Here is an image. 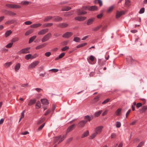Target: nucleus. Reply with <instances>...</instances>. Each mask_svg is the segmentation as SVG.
<instances>
[{
    "label": "nucleus",
    "mask_w": 147,
    "mask_h": 147,
    "mask_svg": "<svg viewBox=\"0 0 147 147\" xmlns=\"http://www.w3.org/2000/svg\"><path fill=\"white\" fill-rule=\"evenodd\" d=\"M33 30L32 29H30V30L27 31L25 34V36H28L32 33Z\"/></svg>",
    "instance_id": "obj_37"
},
{
    "label": "nucleus",
    "mask_w": 147,
    "mask_h": 147,
    "mask_svg": "<svg viewBox=\"0 0 147 147\" xmlns=\"http://www.w3.org/2000/svg\"><path fill=\"white\" fill-rule=\"evenodd\" d=\"M130 60H131V62L132 63H138V61H136V60H135V59H132V57H130Z\"/></svg>",
    "instance_id": "obj_52"
},
{
    "label": "nucleus",
    "mask_w": 147,
    "mask_h": 147,
    "mask_svg": "<svg viewBox=\"0 0 147 147\" xmlns=\"http://www.w3.org/2000/svg\"><path fill=\"white\" fill-rule=\"evenodd\" d=\"M68 24L62 23L57 24V27L63 28L67 27L68 26Z\"/></svg>",
    "instance_id": "obj_9"
},
{
    "label": "nucleus",
    "mask_w": 147,
    "mask_h": 147,
    "mask_svg": "<svg viewBox=\"0 0 147 147\" xmlns=\"http://www.w3.org/2000/svg\"><path fill=\"white\" fill-rule=\"evenodd\" d=\"M45 117H43L41 119H40L38 121L37 123V124L39 125L41 124L45 121Z\"/></svg>",
    "instance_id": "obj_36"
},
{
    "label": "nucleus",
    "mask_w": 147,
    "mask_h": 147,
    "mask_svg": "<svg viewBox=\"0 0 147 147\" xmlns=\"http://www.w3.org/2000/svg\"><path fill=\"white\" fill-rule=\"evenodd\" d=\"M73 34V33L71 32H67L64 34L62 37L63 38H68L72 36Z\"/></svg>",
    "instance_id": "obj_8"
},
{
    "label": "nucleus",
    "mask_w": 147,
    "mask_h": 147,
    "mask_svg": "<svg viewBox=\"0 0 147 147\" xmlns=\"http://www.w3.org/2000/svg\"><path fill=\"white\" fill-rule=\"evenodd\" d=\"M39 63L38 61H36L32 63L29 66V68H33L37 65Z\"/></svg>",
    "instance_id": "obj_4"
},
{
    "label": "nucleus",
    "mask_w": 147,
    "mask_h": 147,
    "mask_svg": "<svg viewBox=\"0 0 147 147\" xmlns=\"http://www.w3.org/2000/svg\"><path fill=\"white\" fill-rule=\"evenodd\" d=\"M94 20V18H92L90 19H89L88 20L87 22V24L88 25H90L92 24Z\"/></svg>",
    "instance_id": "obj_19"
},
{
    "label": "nucleus",
    "mask_w": 147,
    "mask_h": 147,
    "mask_svg": "<svg viewBox=\"0 0 147 147\" xmlns=\"http://www.w3.org/2000/svg\"><path fill=\"white\" fill-rule=\"evenodd\" d=\"M144 143V142H142L140 143L136 147H141L142 145Z\"/></svg>",
    "instance_id": "obj_64"
},
{
    "label": "nucleus",
    "mask_w": 147,
    "mask_h": 147,
    "mask_svg": "<svg viewBox=\"0 0 147 147\" xmlns=\"http://www.w3.org/2000/svg\"><path fill=\"white\" fill-rule=\"evenodd\" d=\"M30 49V48L29 47L26 48L24 49H23L18 52V54H24L27 53H30L29 50Z\"/></svg>",
    "instance_id": "obj_3"
},
{
    "label": "nucleus",
    "mask_w": 147,
    "mask_h": 147,
    "mask_svg": "<svg viewBox=\"0 0 147 147\" xmlns=\"http://www.w3.org/2000/svg\"><path fill=\"white\" fill-rule=\"evenodd\" d=\"M103 128L102 126L98 127L95 129L94 131L98 134H99L101 132Z\"/></svg>",
    "instance_id": "obj_7"
},
{
    "label": "nucleus",
    "mask_w": 147,
    "mask_h": 147,
    "mask_svg": "<svg viewBox=\"0 0 147 147\" xmlns=\"http://www.w3.org/2000/svg\"><path fill=\"white\" fill-rule=\"evenodd\" d=\"M84 119L87 120V121H89L92 119L89 116L86 115L84 117Z\"/></svg>",
    "instance_id": "obj_44"
},
{
    "label": "nucleus",
    "mask_w": 147,
    "mask_h": 147,
    "mask_svg": "<svg viewBox=\"0 0 147 147\" xmlns=\"http://www.w3.org/2000/svg\"><path fill=\"white\" fill-rule=\"evenodd\" d=\"M53 18V17L52 16H47L46 17L44 20V22H47L51 20Z\"/></svg>",
    "instance_id": "obj_29"
},
{
    "label": "nucleus",
    "mask_w": 147,
    "mask_h": 147,
    "mask_svg": "<svg viewBox=\"0 0 147 147\" xmlns=\"http://www.w3.org/2000/svg\"><path fill=\"white\" fill-rule=\"evenodd\" d=\"M21 67V65L20 63H17L15 67V70L16 72H17L20 69Z\"/></svg>",
    "instance_id": "obj_22"
},
{
    "label": "nucleus",
    "mask_w": 147,
    "mask_h": 147,
    "mask_svg": "<svg viewBox=\"0 0 147 147\" xmlns=\"http://www.w3.org/2000/svg\"><path fill=\"white\" fill-rule=\"evenodd\" d=\"M32 23V22H31L30 21H26L24 22L25 24L26 25H30Z\"/></svg>",
    "instance_id": "obj_59"
},
{
    "label": "nucleus",
    "mask_w": 147,
    "mask_h": 147,
    "mask_svg": "<svg viewBox=\"0 0 147 147\" xmlns=\"http://www.w3.org/2000/svg\"><path fill=\"white\" fill-rule=\"evenodd\" d=\"M45 123H43L37 129V131H38L41 130L44 126Z\"/></svg>",
    "instance_id": "obj_46"
},
{
    "label": "nucleus",
    "mask_w": 147,
    "mask_h": 147,
    "mask_svg": "<svg viewBox=\"0 0 147 147\" xmlns=\"http://www.w3.org/2000/svg\"><path fill=\"white\" fill-rule=\"evenodd\" d=\"M69 41L68 40H66L63 42L62 43V45H67Z\"/></svg>",
    "instance_id": "obj_58"
},
{
    "label": "nucleus",
    "mask_w": 147,
    "mask_h": 147,
    "mask_svg": "<svg viewBox=\"0 0 147 147\" xmlns=\"http://www.w3.org/2000/svg\"><path fill=\"white\" fill-rule=\"evenodd\" d=\"M69 49V48L68 47L66 46L65 47L62 48L61 50L62 51H65Z\"/></svg>",
    "instance_id": "obj_53"
},
{
    "label": "nucleus",
    "mask_w": 147,
    "mask_h": 147,
    "mask_svg": "<svg viewBox=\"0 0 147 147\" xmlns=\"http://www.w3.org/2000/svg\"><path fill=\"white\" fill-rule=\"evenodd\" d=\"M51 54V52H48L46 53H45V55L47 57H49Z\"/></svg>",
    "instance_id": "obj_60"
},
{
    "label": "nucleus",
    "mask_w": 147,
    "mask_h": 147,
    "mask_svg": "<svg viewBox=\"0 0 147 147\" xmlns=\"http://www.w3.org/2000/svg\"><path fill=\"white\" fill-rule=\"evenodd\" d=\"M142 105V103L139 102L137 103L136 105V107L137 108H138Z\"/></svg>",
    "instance_id": "obj_57"
},
{
    "label": "nucleus",
    "mask_w": 147,
    "mask_h": 147,
    "mask_svg": "<svg viewBox=\"0 0 147 147\" xmlns=\"http://www.w3.org/2000/svg\"><path fill=\"white\" fill-rule=\"evenodd\" d=\"M42 24L40 23L34 24L31 25L30 26L31 28H36L41 26Z\"/></svg>",
    "instance_id": "obj_18"
},
{
    "label": "nucleus",
    "mask_w": 147,
    "mask_h": 147,
    "mask_svg": "<svg viewBox=\"0 0 147 147\" xmlns=\"http://www.w3.org/2000/svg\"><path fill=\"white\" fill-rule=\"evenodd\" d=\"M89 134L88 131L87 130L85 132H84V133L81 136L82 138H84V137H87L88 136Z\"/></svg>",
    "instance_id": "obj_32"
},
{
    "label": "nucleus",
    "mask_w": 147,
    "mask_h": 147,
    "mask_svg": "<svg viewBox=\"0 0 147 147\" xmlns=\"http://www.w3.org/2000/svg\"><path fill=\"white\" fill-rule=\"evenodd\" d=\"M12 64V62H7L5 63L4 65L6 67H7L10 65Z\"/></svg>",
    "instance_id": "obj_48"
},
{
    "label": "nucleus",
    "mask_w": 147,
    "mask_h": 147,
    "mask_svg": "<svg viewBox=\"0 0 147 147\" xmlns=\"http://www.w3.org/2000/svg\"><path fill=\"white\" fill-rule=\"evenodd\" d=\"M114 8V6H112L110 7H109L107 11V13H111L112 11L113 10Z\"/></svg>",
    "instance_id": "obj_40"
},
{
    "label": "nucleus",
    "mask_w": 147,
    "mask_h": 147,
    "mask_svg": "<svg viewBox=\"0 0 147 147\" xmlns=\"http://www.w3.org/2000/svg\"><path fill=\"white\" fill-rule=\"evenodd\" d=\"M102 111L100 110L96 112L94 114V116L96 117H98L101 114Z\"/></svg>",
    "instance_id": "obj_38"
},
{
    "label": "nucleus",
    "mask_w": 147,
    "mask_h": 147,
    "mask_svg": "<svg viewBox=\"0 0 147 147\" xmlns=\"http://www.w3.org/2000/svg\"><path fill=\"white\" fill-rule=\"evenodd\" d=\"M98 63L99 65H104L105 64V61L102 60L101 59H99Z\"/></svg>",
    "instance_id": "obj_24"
},
{
    "label": "nucleus",
    "mask_w": 147,
    "mask_h": 147,
    "mask_svg": "<svg viewBox=\"0 0 147 147\" xmlns=\"http://www.w3.org/2000/svg\"><path fill=\"white\" fill-rule=\"evenodd\" d=\"M19 39L18 37H15L13 38L11 40V42L12 43L14 42H16L18 41L19 40Z\"/></svg>",
    "instance_id": "obj_45"
},
{
    "label": "nucleus",
    "mask_w": 147,
    "mask_h": 147,
    "mask_svg": "<svg viewBox=\"0 0 147 147\" xmlns=\"http://www.w3.org/2000/svg\"><path fill=\"white\" fill-rule=\"evenodd\" d=\"M81 39L80 38L78 37H75L73 40L76 42H79L80 41Z\"/></svg>",
    "instance_id": "obj_42"
},
{
    "label": "nucleus",
    "mask_w": 147,
    "mask_h": 147,
    "mask_svg": "<svg viewBox=\"0 0 147 147\" xmlns=\"http://www.w3.org/2000/svg\"><path fill=\"white\" fill-rule=\"evenodd\" d=\"M29 3V1H23L21 3V4L23 5H27Z\"/></svg>",
    "instance_id": "obj_56"
},
{
    "label": "nucleus",
    "mask_w": 147,
    "mask_h": 147,
    "mask_svg": "<svg viewBox=\"0 0 147 147\" xmlns=\"http://www.w3.org/2000/svg\"><path fill=\"white\" fill-rule=\"evenodd\" d=\"M147 109V106H143L142 108L139 109L140 112L141 113H144Z\"/></svg>",
    "instance_id": "obj_14"
},
{
    "label": "nucleus",
    "mask_w": 147,
    "mask_h": 147,
    "mask_svg": "<svg viewBox=\"0 0 147 147\" xmlns=\"http://www.w3.org/2000/svg\"><path fill=\"white\" fill-rule=\"evenodd\" d=\"M137 121L136 120H135L133 121L130 124L131 125H134L135 124L137 123Z\"/></svg>",
    "instance_id": "obj_63"
},
{
    "label": "nucleus",
    "mask_w": 147,
    "mask_h": 147,
    "mask_svg": "<svg viewBox=\"0 0 147 147\" xmlns=\"http://www.w3.org/2000/svg\"><path fill=\"white\" fill-rule=\"evenodd\" d=\"M13 45V43L11 42L10 43H9L5 47L7 48H10L12 47Z\"/></svg>",
    "instance_id": "obj_49"
},
{
    "label": "nucleus",
    "mask_w": 147,
    "mask_h": 147,
    "mask_svg": "<svg viewBox=\"0 0 147 147\" xmlns=\"http://www.w3.org/2000/svg\"><path fill=\"white\" fill-rule=\"evenodd\" d=\"M36 37V36H34L30 38L29 40V43H30L32 42Z\"/></svg>",
    "instance_id": "obj_35"
},
{
    "label": "nucleus",
    "mask_w": 147,
    "mask_h": 147,
    "mask_svg": "<svg viewBox=\"0 0 147 147\" xmlns=\"http://www.w3.org/2000/svg\"><path fill=\"white\" fill-rule=\"evenodd\" d=\"M6 6L11 9H19L21 8L20 6L14 4H7L6 5Z\"/></svg>",
    "instance_id": "obj_1"
},
{
    "label": "nucleus",
    "mask_w": 147,
    "mask_h": 147,
    "mask_svg": "<svg viewBox=\"0 0 147 147\" xmlns=\"http://www.w3.org/2000/svg\"><path fill=\"white\" fill-rule=\"evenodd\" d=\"M110 100V99L107 98L102 103V104L103 105H104L106 104V103L108 102Z\"/></svg>",
    "instance_id": "obj_55"
},
{
    "label": "nucleus",
    "mask_w": 147,
    "mask_h": 147,
    "mask_svg": "<svg viewBox=\"0 0 147 147\" xmlns=\"http://www.w3.org/2000/svg\"><path fill=\"white\" fill-rule=\"evenodd\" d=\"M75 125V124H74L69 127L67 129L66 132L67 133L70 132L73 130L74 128Z\"/></svg>",
    "instance_id": "obj_15"
},
{
    "label": "nucleus",
    "mask_w": 147,
    "mask_h": 147,
    "mask_svg": "<svg viewBox=\"0 0 147 147\" xmlns=\"http://www.w3.org/2000/svg\"><path fill=\"white\" fill-rule=\"evenodd\" d=\"M86 7L90 11H95L98 10V7L96 5L89 6Z\"/></svg>",
    "instance_id": "obj_10"
},
{
    "label": "nucleus",
    "mask_w": 147,
    "mask_h": 147,
    "mask_svg": "<svg viewBox=\"0 0 147 147\" xmlns=\"http://www.w3.org/2000/svg\"><path fill=\"white\" fill-rule=\"evenodd\" d=\"M15 23V21L13 20H9L5 23V24H10Z\"/></svg>",
    "instance_id": "obj_39"
},
{
    "label": "nucleus",
    "mask_w": 147,
    "mask_h": 147,
    "mask_svg": "<svg viewBox=\"0 0 147 147\" xmlns=\"http://www.w3.org/2000/svg\"><path fill=\"white\" fill-rule=\"evenodd\" d=\"M36 102V100L35 99H33L31 100L29 102L28 105L29 106H31L33 104H34Z\"/></svg>",
    "instance_id": "obj_27"
},
{
    "label": "nucleus",
    "mask_w": 147,
    "mask_h": 147,
    "mask_svg": "<svg viewBox=\"0 0 147 147\" xmlns=\"http://www.w3.org/2000/svg\"><path fill=\"white\" fill-rule=\"evenodd\" d=\"M87 122V120H82L80 121L78 124V127H84Z\"/></svg>",
    "instance_id": "obj_5"
},
{
    "label": "nucleus",
    "mask_w": 147,
    "mask_h": 147,
    "mask_svg": "<svg viewBox=\"0 0 147 147\" xmlns=\"http://www.w3.org/2000/svg\"><path fill=\"white\" fill-rule=\"evenodd\" d=\"M124 11H117L116 13V18H119L122 15L124 14Z\"/></svg>",
    "instance_id": "obj_16"
},
{
    "label": "nucleus",
    "mask_w": 147,
    "mask_h": 147,
    "mask_svg": "<svg viewBox=\"0 0 147 147\" xmlns=\"http://www.w3.org/2000/svg\"><path fill=\"white\" fill-rule=\"evenodd\" d=\"M53 21L55 22H59L62 20V18L58 16H55L53 17Z\"/></svg>",
    "instance_id": "obj_13"
},
{
    "label": "nucleus",
    "mask_w": 147,
    "mask_h": 147,
    "mask_svg": "<svg viewBox=\"0 0 147 147\" xmlns=\"http://www.w3.org/2000/svg\"><path fill=\"white\" fill-rule=\"evenodd\" d=\"M145 11V9L143 7L140 9L139 11V13L140 14H142Z\"/></svg>",
    "instance_id": "obj_54"
},
{
    "label": "nucleus",
    "mask_w": 147,
    "mask_h": 147,
    "mask_svg": "<svg viewBox=\"0 0 147 147\" xmlns=\"http://www.w3.org/2000/svg\"><path fill=\"white\" fill-rule=\"evenodd\" d=\"M12 33V31L11 30H7L5 34V36L6 37H8Z\"/></svg>",
    "instance_id": "obj_34"
},
{
    "label": "nucleus",
    "mask_w": 147,
    "mask_h": 147,
    "mask_svg": "<svg viewBox=\"0 0 147 147\" xmlns=\"http://www.w3.org/2000/svg\"><path fill=\"white\" fill-rule=\"evenodd\" d=\"M49 31V29L46 28L41 30L38 32L39 35H43L47 32Z\"/></svg>",
    "instance_id": "obj_11"
},
{
    "label": "nucleus",
    "mask_w": 147,
    "mask_h": 147,
    "mask_svg": "<svg viewBox=\"0 0 147 147\" xmlns=\"http://www.w3.org/2000/svg\"><path fill=\"white\" fill-rule=\"evenodd\" d=\"M89 59L92 61H94V57L93 56L91 55L90 56Z\"/></svg>",
    "instance_id": "obj_61"
},
{
    "label": "nucleus",
    "mask_w": 147,
    "mask_h": 147,
    "mask_svg": "<svg viewBox=\"0 0 147 147\" xmlns=\"http://www.w3.org/2000/svg\"><path fill=\"white\" fill-rule=\"evenodd\" d=\"M53 25V24L52 23H46L43 24L42 25V27L43 28H45L48 27L49 26H51Z\"/></svg>",
    "instance_id": "obj_33"
},
{
    "label": "nucleus",
    "mask_w": 147,
    "mask_h": 147,
    "mask_svg": "<svg viewBox=\"0 0 147 147\" xmlns=\"http://www.w3.org/2000/svg\"><path fill=\"white\" fill-rule=\"evenodd\" d=\"M65 53H61L59 55L58 57H57L55 58V60H57L59 59L62 58L65 56Z\"/></svg>",
    "instance_id": "obj_28"
},
{
    "label": "nucleus",
    "mask_w": 147,
    "mask_h": 147,
    "mask_svg": "<svg viewBox=\"0 0 147 147\" xmlns=\"http://www.w3.org/2000/svg\"><path fill=\"white\" fill-rule=\"evenodd\" d=\"M66 135L67 134L63 135L62 137L61 136H60V139L59 142H58V144L60 142L64 140L65 138L66 137Z\"/></svg>",
    "instance_id": "obj_25"
},
{
    "label": "nucleus",
    "mask_w": 147,
    "mask_h": 147,
    "mask_svg": "<svg viewBox=\"0 0 147 147\" xmlns=\"http://www.w3.org/2000/svg\"><path fill=\"white\" fill-rule=\"evenodd\" d=\"M47 45V44L46 43H43L42 45H40L36 47V49H41L42 48L45 47Z\"/></svg>",
    "instance_id": "obj_21"
},
{
    "label": "nucleus",
    "mask_w": 147,
    "mask_h": 147,
    "mask_svg": "<svg viewBox=\"0 0 147 147\" xmlns=\"http://www.w3.org/2000/svg\"><path fill=\"white\" fill-rule=\"evenodd\" d=\"M71 7L69 6H65L63 7L61 9L62 11H67L71 9Z\"/></svg>",
    "instance_id": "obj_30"
},
{
    "label": "nucleus",
    "mask_w": 147,
    "mask_h": 147,
    "mask_svg": "<svg viewBox=\"0 0 147 147\" xmlns=\"http://www.w3.org/2000/svg\"><path fill=\"white\" fill-rule=\"evenodd\" d=\"M102 25H100L96 27L93 28L92 29V30L94 31H98L99 29L102 27Z\"/></svg>",
    "instance_id": "obj_26"
},
{
    "label": "nucleus",
    "mask_w": 147,
    "mask_h": 147,
    "mask_svg": "<svg viewBox=\"0 0 147 147\" xmlns=\"http://www.w3.org/2000/svg\"><path fill=\"white\" fill-rule=\"evenodd\" d=\"M86 19V17L83 16H77L75 18V20L79 21H82L85 20Z\"/></svg>",
    "instance_id": "obj_12"
},
{
    "label": "nucleus",
    "mask_w": 147,
    "mask_h": 147,
    "mask_svg": "<svg viewBox=\"0 0 147 147\" xmlns=\"http://www.w3.org/2000/svg\"><path fill=\"white\" fill-rule=\"evenodd\" d=\"M77 13L78 15H80L86 14L87 12L85 11H81L80 10H78L77 11Z\"/></svg>",
    "instance_id": "obj_23"
},
{
    "label": "nucleus",
    "mask_w": 147,
    "mask_h": 147,
    "mask_svg": "<svg viewBox=\"0 0 147 147\" xmlns=\"http://www.w3.org/2000/svg\"><path fill=\"white\" fill-rule=\"evenodd\" d=\"M100 98V96L99 95H98L96 96L94 98V101L95 102H96L98 101L99 100Z\"/></svg>",
    "instance_id": "obj_51"
},
{
    "label": "nucleus",
    "mask_w": 147,
    "mask_h": 147,
    "mask_svg": "<svg viewBox=\"0 0 147 147\" xmlns=\"http://www.w3.org/2000/svg\"><path fill=\"white\" fill-rule=\"evenodd\" d=\"M60 136H57L55 137L54 139V141L55 143L57 142H59V141L60 140Z\"/></svg>",
    "instance_id": "obj_43"
},
{
    "label": "nucleus",
    "mask_w": 147,
    "mask_h": 147,
    "mask_svg": "<svg viewBox=\"0 0 147 147\" xmlns=\"http://www.w3.org/2000/svg\"><path fill=\"white\" fill-rule=\"evenodd\" d=\"M41 101L42 103L44 105H48L49 104L48 100L46 99H41Z\"/></svg>",
    "instance_id": "obj_20"
},
{
    "label": "nucleus",
    "mask_w": 147,
    "mask_h": 147,
    "mask_svg": "<svg viewBox=\"0 0 147 147\" xmlns=\"http://www.w3.org/2000/svg\"><path fill=\"white\" fill-rule=\"evenodd\" d=\"M121 126V123L120 122L117 121L116 123V127L117 128H119Z\"/></svg>",
    "instance_id": "obj_50"
},
{
    "label": "nucleus",
    "mask_w": 147,
    "mask_h": 147,
    "mask_svg": "<svg viewBox=\"0 0 147 147\" xmlns=\"http://www.w3.org/2000/svg\"><path fill=\"white\" fill-rule=\"evenodd\" d=\"M5 14L10 16H13L16 15V14L12 11L5 10Z\"/></svg>",
    "instance_id": "obj_6"
},
{
    "label": "nucleus",
    "mask_w": 147,
    "mask_h": 147,
    "mask_svg": "<svg viewBox=\"0 0 147 147\" xmlns=\"http://www.w3.org/2000/svg\"><path fill=\"white\" fill-rule=\"evenodd\" d=\"M51 36V33H49L46 35L43 36L41 40L42 42H44L47 41L49 39Z\"/></svg>",
    "instance_id": "obj_2"
},
{
    "label": "nucleus",
    "mask_w": 147,
    "mask_h": 147,
    "mask_svg": "<svg viewBox=\"0 0 147 147\" xmlns=\"http://www.w3.org/2000/svg\"><path fill=\"white\" fill-rule=\"evenodd\" d=\"M87 45V43H84L81 44L79 45L76 46V48H77L82 47Z\"/></svg>",
    "instance_id": "obj_41"
},
{
    "label": "nucleus",
    "mask_w": 147,
    "mask_h": 147,
    "mask_svg": "<svg viewBox=\"0 0 147 147\" xmlns=\"http://www.w3.org/2000/svg\"><path fill=\"white\" fill-rule=\"evenodd\" d=\"M36 57V56H32L31 54H29L26 55L25 56V58L26 59L28 60L30 59H32Z\"/></svg>",
    "instance_id": "obj_17"
},
{
    "label": "nucleus",
    "mask_w": 147,
    "mask_h": 147,
    "mask_svg": "<svg viewBox=\"0 0 147 147\" xmlns=\"http://www.w3.org/2000/svg\"><path fill=\"white\" fill-rule=\"evenodd\" d=\"M130 1L129 0H125V4L129 6L130 5Z\"/></svg>",
    "instance_id": "obj_62"
},
{
    "label": "nucleus",
    "mask_w": 147,
    "mask_h": 147,
    "mask_svg": "<svg viewBox=\"0 0 147 147\" xmlns=\"http://www.w3.org/2000/svg\"><path fill=\"white\" fill-rule=\"evenodd\" d=\"M121 108H118L115 111V113L117 116L119 115L121 113Z\"/></svg>",
    "instance_id": "obj_31"
},
{
    "label": "nucleus",
    "mask_w": 147,
    "mask_h": 147,
    "mask_svg": "<svg viewBox=\"0 0 147 147\" xmlns=\"http://www.w3.org/2000/svg\"><path fill=\"white\" fill-rule=\"evenodd\" d=\"M98 134L95 132L94 133L92 134L90 136V138L93 139Z\"/></svg>",
    "instance_id": "obj_47"
}]
</instances>
